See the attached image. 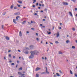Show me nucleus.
Listing matches in <instances>:
<instances>
[{
    "label": "nucleus",
    "mask_w": 77,
    "mask_h": 77,
    "mask_svg": "<svg viewBox=\"0 0 77 77\" xmlns=\"http://www.w3.org/2000/svg\"><path fill=\"white\" fill-rule=\"evenodd\" d=\"M31 54H32V55H35V54H36V55H37L39 53V52L37 51H30Z\"/></svg>",
    "instance_id": "obj_1"
},
{
    "label": "nucleus",
    "mask_w": 77,
    "mask_h": 77,
    "mask_svg": "<svg viewBox=\"0 0 77 77\" xmlns=\"http://www.w3.org/2000/svg\"><path fill=\"white\" fill-rule=\"evenodd\" d=\"M45 69H46V72H43L41 73V74H45L46 73H47V74H50V72H48L47 67H45Z\"/></svg>",
    "instance_id": "obj_2"
},
{
    "label": "nucleus",
    "mask_w": 77,
    "mask_h": 77,
    "mask_svg": "<svg viewBox=\"0 0 77 77\" xmlns=\"http://www.w3.org/2000/svg\"><path fill=\"white\" fill-rule=\"evenodd\" d=\"M18 74L19 75H21V77H23V75H25V74L22 73V72H18Z\"/></svg>",
    "instance_id": "obj_3"
},
{
    "label": "nucleus",
    "mask_w": 77,
    "mask_h": 77,
    "mask_svg": "<svg viewBox=\"0 0 77 77\" xmlns=\"http://www.w3.org/2000/svg\"><path fill=\"white\" fill-rule=\"evenodd\" d=\"M34 57V55L32 54H31V55L29 57V59H33Z\"/></svg>",
    "instance_id": "obj_4"
},
{
    "label": "nucleus",
    "mask_w": 77,
    "mask_h": 77,
    "mask_svg": "<svg viewBox=\"0 0 77 77\" xmlns=\"http://www.w3.org/2000/svg\"><path fill=\"white\" fill-rule=\"evenodd\" d=\"M33 48H34V45H31L29 46V48L30 50H32V49H33Z\"/></svg>",
    "instance_id": "obj_5"
},
{
    "label": "nucleus",
    "mask_w": 77,
    "mask_h": 77,
    "mask_svg": "<svg viewBox=\"0 0 77 77\" xmlns=\"http://www.w3.org/2000/svg\"><path fill=\"white\" fill-rule=\"evenodd\" d=\"M41 69V68H39V67H37L36 69H35V71H38L39 70H40V69Z\"/></svg>",
    "instance_id": "obj_6"
},
{
    "label": "nucleus",
    "mask_w": 77,
    "mask_h": 77,
    "mask_svg": "<svg viewBox=\"0 0 77 77\" xmlns=\"http://www.w3.org/2000/svg\"><path fill=\"white\" fill-rule=\"evenodd\" d=\"M63 5H68V3H67V2H64L63 3Z\"/></svg>",
    "instance_id": "obj_7"
},
{
    "label": "nucleus",
    "mask_w": 77,
    "mask_h": 77,
    "mask_svg": "<svg viewBox=\"0 0 77 77\" xmlns=\"http://www.w3.org/2000/svg\"><path fill=\"white\" fill-rule=\"evenodd\" d=\"M20 12L15 13L14 14L15 15H20Z\"/></svg>",
    "instance_id": "obj_8"
},
{
    "label": "nucleus",
    "mask_w": 77,
    "mask_h": 77,
    "mask_svg": "<svg viewBox=\"0 0 77 77\" xmlns=\"http://www.w3.org/2000/svg\"><path fill=\"white\" fill-rule=\"evenodd\" d=\"M19 35L20 36H22V33H21V31H20L19 32Z\"/></svg>",
    "instance_id": "obj_9"
},
{
    "label": "nucleus",
    "mask_w": 77,
    "mask_h": 77,
    "mask_svg": "<svg viewBox=\"0 0 77 77\" xmlns=\"http://www.w3.org/2000/svg\"><path fill=\"white\" fill-rule=\"evenodd\" d=\"M20 17V16H18L16 17V18L17 21H18V18Z\"/></svg>",
    "instance_id": "obj_10"
},
{
    "label": "nucleus",
    "mask_w": 77,
    "mask_h": 77,
    "mask_svg": "<svg viewBox=\"0 0 77 77\" xmlns=\"http://www.w3.org/2000/svg\"><path fill=\"white\" fill-rule=\"evenodd\" d=\"M5 39H7V41H9V38L8 36H6L5 37Z\"/></svg>",
    "instance_id": "obj_11"
},
{
    "label": "nucleus",
    "mask_w": 77,
    "mask_h": 77,
    "mask_svg": "<svg viewBox=\"0 0 77 77\" xmlns=\"http://www.w3.org/2000/svg\"><path fill=\"white\" fill-rule=\"evenodd\" d=\"M14 5L12 4L10 8L11 9H12L13 8H14Z\"/></svg>",
    "instance_id": "obj_12"
},
{
    "label": "nucleus",
    "mask_w": 77,
    "mask_h": 77,
    "mask_svg": "<svg viewBox=\"0 0 77 77\" xmlns=\"http://www.w3.org/2000/svg\"><path fill=\"white\" fill-rule=\"evenodd\" d=\"M59 36V33L57 32V38H58Z\"/></svg>",
    "instance_id": "obj_13"
},
{
    "label": "nucleus",
    "mask_w": 77,
    "mask_h": 77,
    "mask_svg": "<svg viewBox=\"0 0 77 77\" xmlns=\"http://www.w3.org/2000/svg\"><path fill=\"white\" fill-rule=\"evenodd\" d=\"M16 20L15 19H13V23H14L15 24H17V22H16Z\"/></svg>",
    "instance_id": "obj_14"
},
{
    "label": "nucleus",
    "mask_w": 77,
    "mask_h": 77,
    "mask_svg": "<svg viewBox=\"0 0 77 77\" xmlns=\"http://www.w3.org/2000/svg\"><path fill=\"white\" fill-rule=\"evenodd\" d=\"M69 12V15H70L71 17H72V14L71 12L70 11Z\"/></svg>",
    "instance_id": "obj_15"
},
{
    "label": "nucleus",
    "mask_w": 77,
    "mask_h": 77,
    "mask_svg": "<svg viewBox=\"0 0 77 77\" xmlns=\"http://www.w3.org/2000/svg\"><path fill=\"white\" fill-rule=\"evenodd\" d=\"M24 53H25V54H29V51H27L25 52H24Z\"/></svg>",
    "instance_id": "obj_16"
},
{
    "label": "nucleus",
    "mask_w": 77,
    "mask_h": 77,
    "mask_svg": "<svg viewBox=\"0 0 77 77\" xmlns=\"http://www.w3.org/2000/svg\"><path fill=\"white\" fill-rule=\"evenodd\" d=\"M25 23H26V20H24V21L22 22V23L23 24Z\"/></svg>",
    "instance_id": "obj_17"
},
{
    "label": "nucleus",
    "mask_w": 77,
    "mask_h": 77,
    "mask_svg": "<svg viewBox=\"0 0 77 77\" xmlns=\"http://www.w3.org/2000/svg\"><path fill=\"white\" fill-rule=\"evenodd\" d=\"M56 75L57 76H58V77H59V76H60V75L58 74V73H57Z\"/></svg>",
    "instance_id": "obj_18"
},
{
    "label": "nucleus",
    "mask_w": 77,
    "mask_h": 77,
    "mask_svg": "<svg viewBox=\"0 0 77 77\" xmlns=\"http://www.w3.org/2000/svg\"><path fill=\"white\" fill-rule=\"evenodd\" d=\"M39 77V75L38 74H36V77Z\"/></svg>",
    "instance_id": "obj_19"
},
{
    "label": "nucleus",
    "mask_w": 77,
    "mask_h": 77,
    "mask_svg": "<svg viewBox=\"0 0 77 77\" xmlns=\"http://www.w3.org/2000/svg\"><path fill=\"white\" fill-rule=\"evenodd\" d=\"M18 3H20V4H21V3H22V1H18Z\"/></svg>",
    "instance_id": "obj_20"
},
{
    "label": "nucleus",
    "mask_w": 77,
    "mask_h": 77,
    "mask_svg": "<svg viewBox=\"0 0 77 77\" xmlns=\"http://www.w3.org/2000/svg\"><path fill=\"white\" fill-rule=\"evenodd\" d=\"M17 9V6H15L14 8V9Z\"/></svg>",
    "instance_id": "obj_21"
},
{
    "label": "nucleus",
    "mask_w": 77,
    "mask_h": 77,
    "mask_svg": "<svg viewBox=\"0 0 77 77\" xmlns=\"http://www.w3.org/2000/svg\"><path fill=\"white\" fill-rule=\"evenodd\" d=\"M55 43L56 44H59V42L57 41L55 42Z\"/></svg>",
    "instance_id": "obj_22"
},
{
    "label": "nucleus",
    "mask_w": 77,
    "mask_h": 77,
    "mask_svg": "<svg viewBox=\"0 0 77 77\" xmlns=\"http://www.w3.org/2000/svg\"><path fill=\"white\" fill-rule=\"evenodd\" d=\"M19 70H22L23 69V68L20 67L18 69Z\"/></svg>",
    "instance_id": "obj_23"
},
{
    "label": "nucleus",
    "mask_w": 77,
    "mask_h": 77,
    "mask_svg": "<svg viewBox=\"0 0 77 77\" xmlns=\"http://www.w3.org/2000/svg\"><path fill=\"white\" fill-rule=\"evenodd\" d=\"M72 48H73V49H74V48H75V46H73L72 47Z\"/></svg>",
    "instance_id": "obj_24"
},
{
    "label": "nucleus",
    "mask_w": 77,
    "mask_h": 77,
    "mask_svg": "<svg viewBox=\"0 0 77 77\" xmlns=\"http://www.w3.org/2000/svg\"><path fill=\"white\" fill-rule=\"evenodd\" d=\"M70 74H72V71L71 70H70Z\"/></svg>",
    "instance_id": "obj_25"
},
{
    "label": "nucleus",
    "mask_w": 77,
    "mask_h": 77,
    "mask_svg": "<svg viewBox=\"0 0 77 77\" xmlns=\"http://www.w3.org/2000/svg\"><path fill=\"white\" fill-rule=\"evenodd\" d=\"M6 14V12H4L2 13L3 15H5Z\"/></svg>",
    "instance_id": "obj_26"
},
{
    "label": "nucleus",
    "mask_w": 77,
    "mask_h": 77,
    "mask_svg": "<svg viewBox=\"0 0 77 77\" xmlns=\"http://www.w3.org/2000/svg\"><path fill=\"white\" fill-rule=\"evenodd\" d=\"M21 5H18V4H17V6H18V7H19V8H20V7H21Z\"/></svg>",
    "instance_id": "obj_27"
},
{
    "label": "nucleus",
    "mask_w": 77,
    "mask_h": 77,
    "mask_svg": "<svg viewBox=\"0 0 77 77\" xmlns=\"http://www.w3.org/2000/svg\"><path fill=\"white\" fill-rule=\"evenodd\" d=\"M69 42V40H67L66 41V43H68Z\"/></svg>",
    "instance_id": "obj_28"
},
{
    "label": "nucleus",
    "mask_w": 77,
    "mask_h": 77,
    "mask_svg": "<svg viewBox=\"0 0 77 77\" xmlns=\"http://www.w3.org/2000/svg\"><path fill=\"white\" fill-rule=\"evenodd\" d=\"M72 30H73V31H75V29L74 28H72Z\"/></svg>",
    "instance_id": "obj_29"
},
{
    "label": "nucleus",
    "mask_w": 77,
    "mask_h": 77,
    "mask_svg": "<svg viewBox=\"0 0 77 77\" xmlns=\"http://www.w3.org/2000/svg\"><path fill=\"white\" fill-rule=\"evenodd\" d=\"M11 65H15V63H11Z\"/></svg>",
    "instance_id": "obj_30"
},
{
    "label": "nucleus",
    "mask_w": 77,
    "mask_h": 77,
    "mask_svg": "<svg viewBox=\"0 0 77 77\" xmlns=\"http://www.w3.org/2000/svg\"><path fill=\"white\" fill-rule=\"evenodd\" d=\"M59 71L60 72V73H61V74H63V73L62 72H61V70H60Z\"/></svg>",
    "instance_id": "obj_31"
},
{
    "label": "nucleus",
    "mask_w": 77,
    "mask_h": 77,
    "mask_svg": "<svg viewBox=\"0 0 77 77\" xmlns=\"http://www.w3.org/2000/svg\"><path fill=\"white\" fill-rule=\"evenodd\" d=\"M26 50H29V48L28 47H26Z\"/></svg>",
    "instance_id": "obj_32"
},
{
    "label": "nucleus",
    "mask_w": 77,
    "mask_h": 77,
    "mask_svg": "<svg viewBox=\"0 0 77 77\" xmlns=\"http://www.w3.org/2000/svg\"><path fill=\"white\" fill-rule=\"evenodd\" d=\"M59 54H62V52H60V51H59Z\"/></svg>",
    "instance_id": "obj_33"
},
{
    "label": "nucleus",
    "mask_w": 77,
    "mask_h": 77,
    "mask_svg": "<svg viewBox=\"0 0 77 77\" xmlns=\"http://www.w3.org/2000/svg\"><path fill=\"white\" fill-rule=\"evenodd\" d=\"M54 77H57V76L56 75V74L54 75Z\"/></svg>",
    "instance_id": "obj_34"
},
{
    "label": "nucleus",
    "mask_w": 77,
    "mask_h": 77,
    "mask_svg": "<svg viewBox=\"0 0 77 77\" xmlns=\"http://www.w3.org/2000/svg\"><path fill=\"white\" fill-rule=\"evenodd\" d=\"M36 40L37 41H39V38H37Z\"/></svg>",
    "instance_id": "obj_35"
},
{
    "label": "nucleus",
    "mask_w": 77,
    "mask_h": 77,
    "mask_svg": "<svg viewBox=\"0 0 77 77\" xmlns=\"http://www.w3.org/2000/svg\"><path fill=\"white\" fill-rule=\"evenodd\" d=\"M47 8H45V12H47Z\"/></svg>",
    "instance_id": "obj_36"
},
{
    "label": "nucleus",
    "mask_w": 77,
    "mask_h": 77,
    "mask_svg": "<svg viewBox=\"0 0 77 77\" xmlns=\"http://www.w3.org/2000/svg\"><path fill=\"white\" fill-rule=\"evenodd\" d=\"M4 26V25H2V29H3V26Z\"/></svg>",
    "instance_id": "obj_37"
},
{
    "label": "nucleus",
    "mask_w": 77,
    "mask_h": 77,
    "mask_svg": "<svg viewBox=\"0 0 77 77\" xmlns=\"http://www.w3.org/2000/svg\"><path fill=\"white\" fill-rule=\"evenodd\" d=\"M39 3H37L36 4V5L37 6H38V5Z\"/></svg>",
    "instance_id": "obj_38"
},
{
    "label": "nucleus",
    "mask_w": 77,
    "mask_h": 77,
    "mask_svg": "<svg viewBox=\"0 0 77 77\" xmlns=\"http://www.w3.org/2000/svg\"><path fill=\"white\" fill-rule=\"evenodd\" d=\"M50 34H51V32H50L48 33V35H50Z\"/></svg>",
    "instance_id": "obj_39"
},
{
    "label": "nucleus",
    "mask_w": 77,
    "mask_h": 77,
    "mask_svg": "<svg viewBox=\"0 0 77 77\" xmlns=\"http://www.w3.org/2000/svg\"><path fill=\"white\" fill-rule=\"evenodd\" d=\"M9 57H11V54H9Z\"/></svg>",
    "instance_id": "obj_40"
},
{
    "label": "nucleus",
    "mask_w": 77,
    "mask_h": 77,
    "mask_svg": "<svg viewBox=\"0 0 77 77\" xmlns=\"http://www.w3.org/2000/svg\"><path fill=\"white\" fill-rule=\"evenodd\" d=\"M39 5L40 6H42V5H41V4L40 3L39 4Z\"/></svg>",
    "instance_id": "obj_41"
},
{
    "label": "nucleus",
    "mask_w": 77,
    "mask_h": 77,
    "mask_svg": "<svg viewBox=\"0 0 77 77\" xmlns=\"http://www.w3.org/2000/svg\"><path fill=\"white\" fill-rule=\"evenodd\" d=\"M60 26H62V23H60Z\"/></svg>",
    "instance_id": "obj_42"
},
{
    "label": "nucleus",
    "mask_w": 77,
    "mask_h": 77,
    "mask_svg": "<svg viewBox=\"0 0 77 77\" xmlns=\"http://www.w3.org/2000/svg\"><path fill=\"white\" fill-rule=\"evenodd\" d=\"M50 44H51L52 45H53V43L50 42Z\"/></svg>",
    "instance_id": "obj_43"
},
{
    "label": "nucleus",
    "mask_w": 77,
    "mask_h": 77,
    "mask_svg": "<svg viewBox=\"0 0 77 77\" xmlns=\"http://www.w3.org/2000/svg\"><path fill=\"white\" fill-rule=\"evenodd\" d=\"M18 67V64H17L16 66V68H17Z\"/></svg>",
    "instance_id": "obj_44"
},
{
    "label": "nucleus",
    "mask_w": 77,
    "mask_h": 77,
    "mask_svg": "<svg viewBox=\"0 0 77 77\" xmlns=\"http://www.w3.org/2000/svg\"><path fill=\"white\" fill-rule=\"evenodd\" d=\"M72 1H73V2H75V1L76 0H73Z\"/></svg>",
    "instance_id": "obj_45"
},
{
    "label": "nucleus",
    "mask_w": 77,
    "mask_h": 77,
    "mask_svg": "<svg viewBox=\"0 0 77 77\" xmlns=\"http://www.w3.org/2000/svg\"><path fill=\"white\" fill-rule=\"evenodd\" d=\"M19 62H20V61H17V63H19Z\"/></svg>",
    "instance_id": "obj_46"
},
{
    "label": "nucleus",
    "mask_w": 77,
    "mask_h": 77,
    "mask_svg": "<svg viewBox=\"0 0 77 77\" xmlns=\"http://www.w3.org/2000/svg\"><path fill=\"white\" fill-rule=\"evenodd\" d=\"M35 35H36L37 36H38V33H36Z\"/></svg>",
    "instance_id": "obj_47"
},
{
    "label": "nucleus",
    "mask_w": 77,
    "mask_h": 77,
    "mask_svg": "<svg viewBox=\"0 0 77 77\" xmlns=\"http://www.w3.org/2000/svg\"><path fill=\"white\" fill-rule=\"evenodd\" d=\"M35 15H37V13H35L34 14Z\"/></svg>",
    "instance_id": "obj_48"
},
{
    "label": "nucleus",
    "mask_w": 77,
    "mask_h": 77,
    "mask_svg": "<svg viewBox=\"0 0 77 77\" xmlns=\"http://www.w3.org/2000/svg\"><path fill=\"white\" fill-rule=\"evenodd\" d=\"M31 24H32L33 23V22L32 21H31Z\"/></svg>",
    "instance_id": "obj_49"
},
{
    "label": "nucleus",
    "mask_w": 77,
    "mask_h": 77,
    "mask_svg": "<svg viewBox=\"0 0 77 77\" xmlns=\"http://www.w3.org/2000/svg\"><path fill=\"white\" fill-rule=\"evenodd\" d=\"M54 29V26H53L52 28V30H53Z\"/></svg>",
    "instance_id": "obj_50"
},
{
    "label": "nucleus",
    "mask_w": 77,
    "mask_h": 77,
    "mask_svg": "<svg viewBox=\"0 0 77 77\" xmlns=\"http://www.w3.org/2000/svg\"><path fill=\"white\" fill-rule=\"evenodd\" d=\"M4 59H5V60L6 59V57H4Z\"/></svg>",
    "instance_id": "obj_51"
},
{
    "label": "nucleus",
    "mask_w": 77,
    "mask_h": 77,
    "mask_svg": "<svg viewBox=\"0 0 77 77\" xmlns=\"http://www.w3.org/2000/svg\"><path fill=\"white\" fill-rule=\"evenodd\" d=\"M9 62H10V63H11L12 62V61L11 60H10L9 61Z\"/></svg>",
    "instance_id": "obj_52"
},
{
    "label": "nucleus",
    "mask_w": 77,
    "mask_h": 77,
    "mask_svg": "<svg viewBox=\"0 0 77 77\" xmlns=\"http://www.w3.org/2000/svg\"><path fill=\"white\" fill-rule=\"evenodd\" d=\"M32 30H34L35 29L33 28H31Z\"/></svg>",
    "instance_id": "obj_53"
},
{
    "label": "nucleus",
    "mask_w": 77,
    "mask_h": 77,
    "mask_svg": "<svg viewBox=\"0 0 77 77\" xmlns=\"http://www.w3.org/2000/svg\"><path fill=\"white\" fill-rule=\"evenodd\" d=\"M75 11H77V8H75Z\"/></svg>",
    "instance_id": "obj_54"
},
{
    "label": "nucleus",
    "mask_w": 77,
    "mask_h": 77,
    "mask_svg": "<svg viewBox=\"0 0 77 77\" xmlns=\"http://www.w3.org/2000/svg\"><path fill=\"white\" fill-rule=\"evenodd\" d=\"M18 51H19V52H21V51H20L19 50H18Z\"/></svg>",
    "instance_id": "obj_55"
},
{
    "label": "nucleus",
    "mask_w": 77,
    "mask_h": 77,
    "mask_svg": "<svg viewBox=\"0 0 77 77\" xmlns=\"http://www.w3.org/2000/svg\"><path fill=\"white\" fill-rule=\"evenodd\" d=\"M38 8L39 9H41V7H38Z\"/></svg>",
    "instance_id": "obj_56"
},
{
    "label": "nucleus",
    "mask_w": 77,
    "mask_h": 77,
    "mask_svg": "<svg viewBox=\"0 0 77 77\" xmlns=\"http://www.w3.org/2000/svg\"><path fill=\"white\" fill-rule=\"evenodd\" d=\"M41 12H44V11H40Z\"/></svg>",
    "instance_id": "obj_57"
},
{
    "label": "nucleus",
    "mask_w": 77,
    "mask_h": 77,
    "mask_svg": "<svg viewBox=\"0 0 77 77\" xmlns=\"http://www.w3.org/2000/svg\"><path fill=\"white\" fill-rule=\"evenodd\" d=\"M22 60H24V58H23V57H22Z\"/></svg>",
    "instance_id": "obj_58"
},
{
    "label": "nucleus",
    "mask_w": 77,
    "mask_h": 77,
    "mask_svg": "<svg viewBox=\"0 0 77 77\" xmlns=\"http://www.w3.org/2000/svg\"><path fill=\"white\" fill-rule=\"evenodd\" d=\"M32 6H33V8H35V5H33Z\"/></svg>",
    "instance_id": "obj_59"
},
{
    "label": "nucleus",
    "mask_w": 77,
    "mask_h": 77,
    "mask_svg": "<svg viewBox=\"0 0 77 77\" xmlns=\"http://www.w3.org/2000/svg\"><path fill=\"white\" fill-rule=\"evenodd\" d=\"M8 52H11V50H8Z\"/></svg>",
    "instance_id": "obj_60"
},
{
    "label": "nucleus",
    "mask_w": 77,
    "mask_h": 77,
    "mask_svg": "<svg viewBox=\"0 0 77 77\" xmlns=\"http://www.w3.org/2000/svg\"><path fill=\"white\" fill-rule=\"evenodd\" d=\"M27 33H28V34L29 33V31H27Z\"/></svg>",
    "instance_id": "obj_61"
},
{
    "label": "nucleus",
    "mask_w": 77,
    "mask_h": 77,
    "mask_svg": "<svg viewBox=\"0 0 77 77\" xmlns=\"http://www.w3.org/2000/svg\"><path fill=\"white\" fill-rule=\"evenodd\" d=\"M45 60H46L47 59V57H45Z\"/></svg>",
    "instance_id": "obj_62"
},
{
    "label": "nucleus",
    "mask_w": 77,
    "mask_h": 77,
    "mask_svg": "<svg viewBox=\"0 0 77 77\" xmlns=\"http://www.w3.org/2000/svg\"><path fill=\"white\" fill-rule=\"evenodd\" d=\"M75 41L76 43H77V40H76Z\"/></svg>",
    "instance_id": "obj_63"
},
{
    "label": "nucleus",
    "mask_w": 77,
    "mask_h": 77,
    "mask_svg": "<svg viewBox=\"0 0 77 77\" xmlns=\"http://www.w3.org/2000/svg\"><path fill=\"white\" fill-rule=\"evenodd\" d=\"M10 77H14V76H11Z\"/></svg>",
    "instance_id": "obj_64"
}]
</instances>
